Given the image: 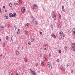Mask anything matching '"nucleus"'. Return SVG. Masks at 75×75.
<instances>
[{
  "label": "nucleus",
  "instance_id": "338daca9",
  "mask_svg": "<svg viewBox=\"0 0 75 75\" xmlns=\"http://www.w3.org/2000/svg\"><path fill=\"white\" fill-rule=\"evenodd\" d=\"M1 39H0V42H1Z\"/></svg>",
  "mask_w": 75,
  "mask_h": 75
},
{
  "label": "nucleus",
  "instance_id": "c03bdc74",
  "mask_svg": "<svg viewBox=\"0 0 75 75\" xmlns=\"http://www.w3.org/2000/svg\"><path fill=\"white\" fill-rule=\"evenodd\" d=\"M51 27L52 28H53V26H52V25H51Z\"/></svg>",
  "mask_w": 75,
  "mask_h": 75
},
{
  "label": "nucleus",
  "instance_id": "bb28decb",
  "mask_svg": "<svg viewBox=\"0 0 75 75\" xmlns=\"http://www.w3.org/2000/svg\"><path fill=\"white\" fill-rule=\"evenodd\" d=\"M57 62H59V59H57Z\"/></svg>",
  "mask_w": 75,
  "mask_h": 75
},
{
  "label": "nucleus",
  "instance_id": "2f4dec72",
  "mask_svg": "<svg viewBox=\"0 0 75 75\" xmlns=\"http://www.w3.org/2000/svg\"><path fill=\"white\" fill-rule=\"evenodd\" d=\"M35 65V66H36V67H38V63H37Z\"/></svg>",
  "mask_w": 75,
  "mask_h": 75
},
{
  "label": "nucleus",
  "instance_id": "bf43d9fd",
  "mask_svg": "<svg viewBox=\"0 0 75 75\" xmlns=\"http://www.w3.org/2000/svg\"><path fill=\"white\" fill-rule=\"evenodd\" d=\"M0 13H1V8H0Z\"/></svg>",
  "mask_w": 75,
  "mask_h": 75
},
{
  "label": "nucleus",
  "instance_id": "423d86ee",
  "mask_svg": "<svg viewBox=\"0 0 75 75\" xmlns=\"http://www.w3.org/2000/svg\"><path fill=\"white\" fill-rule=\"evenodd\" d=\"M60 69L62 71H65V68L64 67H61L60 68Z\"/></svg>",
  "mask_w": 75,
  "mask_h": 75
},
{
  "label": "nucleus",
  "instance_id": "4c0bfd02",
  "mask_svg": "<svg viewBox=\"0 0 75 75\" xmlns=\"http://www.w3.org/2000/svg\"><path fill=\"white\" fill-rule=\"evenodd\" d=\"M25 62H27V59H25Z\"/></svg>",
  "mask_w": 75,
  "mask_h": 75
},
{
  "label": "nucleus",
  "instance_id": "3c124183",
  "mask_svg": "<svg viewBox=\"0 0 75 75\" xmlns=\"http://www.w3.org/2000/svg\"><path fill=\"white\" fill-rule=\"evenodd\" d=\"M59 27H61V25H59Z\"/></svg>",
  "mask_w": 75,
  "mask_h": 75
},
{
  "label": "nucleus",
  "instance_id": "e2e57ef3",
  "mask_svg": "<svg viewBox=\"0 0 75 75\" xmlns=\"http://www.w3.org/2000/svg\"><path fill=\"white\" fill-rule=\"evenodd\" d=\"M22 49H24V48L23 47H22Z\"/></svg>",
  "mask_w": 75,
  "mask_h": 75
},
{
  "label": "nucleus",
  "instance_id": "0e129e2a",
  "mask_svg": "<svg viewBox=\"0 0 75 75\" xmlns=\"http://www.w3.org/2000/svg\"><path fill=\"white\" fill-rule=\"evenodd\" d=\"M1 28H3V27H1Z\"/></svg>",
  "mask_w": 75,
  "mask_h": 75
},
{
  "label": "nucleus",
  "instance_id": "393cba45",
  "mask_svg": "<svg viewBox=\"0 0 75 75\" xmlns=\"http://www.w3.org/2000/svg\"><path fill=\"white\" fill-rule=\"evenodd\" d=\"M61 38L62 39V40H63L64 38V36H62Z\"/></svg>",
  "mask_w": 75,
  "mask_h": 75
},
{
  "label": "nucleus",
  "instance_id": "1a4fd4ad",
  "mask_svg": "<svg viewBox=\"0 0 75 75\" xmlns=\"http://www.w3.org/2000/svg\"><path fill=\"white\" fill-rule=\"evenodd\" d=\"M62 34H63V32H60V36H62Z\"/></svg>",
  "mask_w": 75,
  "mask_h": 75
},
{
  "label": "nucleus",
  "instance_id": "0eeeda50",
  "mask_svg": "<svg viewBox=\"0 0 75 75\" xmlns=\"http://www.w3.org/2000/svg\"><path fill=\"white\" fill-rule=\"evenodd\" d=\"M72 31H73V33H74V35H75V28H73V29Z\"/></svg>",
  "mask_w": 75,
  "mask_h": 75
},
{
  "label": "nucleus",
  "instance_id": "13d9d810",
  "mask_svg": "<svg viewBox=\"0 0 75 75\" xmlns=\"http://www.w3.org/2000/svg\"><path fill=\"white\" fill-rule=\"evenodd\" d=\"M44 50H46V48H44Z\"/></svg>",
  "mask_w": 75,
  "mask_h": 75
},
{
  "label": "nucleus",
  "instance_id": "2eb2a0df",
  "mask_svg": "<svg viewBox=\"0 0 75 75\" xmlns=\"http://www.w3.org/2000/svg\"><path fill=\"white\" fill-rule=\"evenodd\" d=\"M6 38L7 41H8V36H7L6 37Z\"/></svg>",
  "mask_w": 75,
  "mask_h": 75
},
{
  "label": "nucleus",
  "instance_id": "a18cd8bd",
  "mask_svg": "<svg viewBox=\"0 0 75 75\" xmlns=\"http://www.w3.org/2000/svg\"><path fill=\"white\" fill-rule=\"evenodd\" d=\"M49 57H50L51 56V54H49Z\"/></svg>",
  "mask_w": 75,
  "mask_h": 75
},
{
  "label": "nucleus",
  "instance_id": "7ed1b4c3",
  "mask_svg": "<svg viewBox=\"0 0 75 75\" xmlns=\"http://www.w3.org/2000/svg\"><path fill=\"white\" fill-rule=\"evenodd\" d=\"M21 11L22 13H24L25 12V7H23V8H22L21 9Z\"/></svg>",
  "mask_w": 75,
  "mask_h": 75
},
{
  "label": "nucleus",
  "instance_id": "4d7b16f0",
  "mask_svg": "<svg viewBox=\"0 0 75 75\" xmlns=\"http://www.w3.org/2000/svg\"><path fill=\"white\" fill-rule=\"evenodd\" d=\"M43 10H44V11H45V9L44 8H43Z\"/></svg>",
  "mask_w": 75,
  "mask_h": 75
},
{
  "label": "nucleus",
  "instance_id": "f704fd0d",
  "mask_svg": "<svg viewBox=\"0 0 75 75\" xmlns=\"http://www.w3.org/2000/svg\"><path fill=\"white\" fill-rule=\"evenodd\" d=\"M48 47V45L47 44L46 45V47Z\"/></svg>",
  "mask_w": 75,
  "mask_h": 75
},
{
  "label": "nucleus",
  "instance_id": "a19ab883",
  "mask_svg": "<svg viewBox=\"0 0 75 75\" xmlns=\"http://www.w3.org/2000/svg\"><path fill=\"white\" fill-rule=\"evenodd\" d=\"M71 73H72V72H73V71H72V70H71Z\"/></svg>",
  "mask_w": 75,
  "mask_h": 75
},
{
  "label": "nucleus",
  "instance_id": "09e8293b",
  "mask_svg": "<svg viewBox=\"0 0 75 75\" xmlns=\"http://www.w3.org/2000/svg\"><path fill=\"white\" fill-rule=\"evenodd\" d=\"M62 11H64V9H62Z\"/></svg>",
  "mask_w": 75,
  "mask_h": 75
},
{
  "label": "nucleus",
  "instance_id": "49530a36",
  "mask_svg": "<svg viewBox=\"0 0 75 75\" xmlns=\"http://www.w3.org/2000/svg\"><path fill=\"white\" fill-rule=\"evenodd\" d=\"M35 8H34V7H33V8H32V9H33V10H34V9Z\"/></svg>",
  "mask_w": 75,
  "mask_h": 75
},
{
  "label": "nucleus",
  "instance_id": "dca6fc26",
  "mask_svg": "<svg viewBox=\"0 0 75 75\" xmlns=\"http://www.w3.org/2000/svg\"><path fill=\"white\" fill-rule=\"evenodd\" d=\"M47 65L48 67H49V66H50V63H48L47 64Z\"/></svg>",
  "mask_w": 75,
  "mask_h": 75
},
{
  "label": "nucleus",
  "instance_id": "6ab92c4d",
  "mask_svg": "<svg viewBox=\"0 0 75 75\" xmlns=\"http://www.w3.org/2000/svg\"><path fill=\"white\" fill-rule=\"evenodd\" d=\"M9 5L10 7H12V4H11V3L9 4Z\"/></svg>",
  "mask_w": 75,
  "mask_h": 75
},
{
  "label": "nucleus",
  "instance_id": "69168bd1",
  "mask_svg": "<svg viewBox=\"0 0 75 75\" xmlns=\"http://www.w3.org/2000/svg\"><path fill=\"white\" fill-rule=\"evenodd\" d=\"M2 56V55H1V54L0 55V56L1 57V56Z\"/></svg>",
  "mask_w": 75,
  "mask_h": 75
},
{
  "label": "nucleus",
  "instance_id": "a878e982",
  "mask_svg": "<svg viewBox=\"0 0 75 75\" xmlns=\"http://www.w3.org/2000/svg\"><path fill=\"white\" fill-rule=\"evenodd\" d=\"M11 40H12V41H13V36H12L11 38Z\"/></svg>",
  "mask_w": 75,
  "mask_h": 75
},
{
  "label": "nucleus",
  "instance_id": "f8f14e48",
  "mask_svg": "<svg viewBox=\"0 0 75 75\" xmlns=\"http://www.w3.org/2000/svg\"><path fill=\"white\" fill-rule=\"evenodd\" d=\"M34 23L35 24H37V21H34Z\"/></svg>",
  "mask_w": 75,
  "mask_h": 75
},
{
  "label": "nucleus",
  "instance_id": "aec40b11",
  "mask_svg": "<svg viewBox=\"0 0 75 75\" xmlns=\"http://www.w3.org/2000/svg\"><path fill=\"white\" fill-rule=\"evenodd\" d=\"M13 75V72H11L10 73L9 75Z\"/></svg>",
  "mask_w": 75,
  "mask_h": 75
},
{
  "label": "nucleus",
  "instance_id": "37998d69",
  "mask_svg": "<svg viewBox=\"0 0 75 75\" xmlns=\"http://www.w3.org/2000/svg\"><path fill=\"white\" fill-rule=\"evenodd\" d=\"M73 52H74V51H75V49H73Z\"/></svg>",
  "mask_w": 75,
  "mask_h": 75
},
{
  "label": "nucleus",
  "instance_id": "ea45409f",
  "mask_svg": "<svg viewBox=\"0 0 75 75\" xmlns=\"http://www.w3.org/2000/svg\"><path fill=\"white\" fill-rule=\"evenodd\" d=\"M3 8H5V6H3Z\"/></svg>",
  "mask_w": 75,
  "mask_h": 75
},
{
  "label": "nucleus",
  "instance_id": "72a5a7b5",
  "mask_svg": "<svg viewBox=\"0 0 75 75\" xmlns=\"http://www.w3.org/2000/svg\"><path fill=\"white\" fill-rule=\"evenodd\" d=\"M59 18H61V15L59 14Z\"/></svg>",
  "mask_w": 75,
  "mask_h": 75
},
{
  "label": "nucleus",
  "instance_id": "20e7f679",
  "mask_svg": "<svg viewBox=\"0 0 75 75\" xmlns=\"http://www.w3.org/2000/svg\"><path fill=\"white\" fill-rule=\"evenodd\" d=\"M56 17L57 16H56V15H55L54 14L53 16V18L54 20H56Z\"/></svg>",
  "mask_w": 75,
  "mask_h": 75
},
{
  "label": "nucleus",
  "instance_id": "6e6d98bb",
  "mask_svg": "<svg viewBox=\"0 0 75 75\" xmlns=\"http://www.w3.org/2000/svg\"><path fill=\"white\" fill-rule=\"evenodd\" d=\"M67 67H68V66H69V65H68V64H67Z\"/></svg>",
  "mask_w": 75,
  "mask_h": 75
},
{
  "label": "nucleus",
  "instance_id": "f3484780",
  "mask_svg": "<svg viewBox=\"0 0 75 75\" xmlns=\"http://www.w3.org/2000/svg\"><path fill=\"white\" fill-rule=\"evenodd\" d=\"M29 24L28 23H27L26 25H25V27H28V25H29Z\"/></svg>",
  "mask_w": 75,
  "mask_h": 75
},
{
  "label": "nucleus",
  "instance_id": "774afa93",
  "mask_svg": "<svg viewBox=\"0 0 75 75\" xmlns=\"http://www.w3.org/2000/svg\"><path fill=\"white\" fill-rule=\"evenodd\" d=\"M74 45H75V42L74 43Z\"/></svg>",
  "mask_w": 75,
  "mask_h": 75
},
{
  "label": "nucleus",
  "instance_id": "603ef678",
  "mask_svg": "<svg viewBox=\"0 0 75 75\" xmlns=\"http://www.w3.org/2000/svg\"><path fill=\"white\" fill-rule=\"evenodd\" d=\"M16 75H18V73H16Z\"/></svg>",
  "mask_w": 75,
  "mask_h": 75
},
{
  "label": "nucleus",
  "instance_id": "9d476101",
  "mask_svg": "<svg viewBox=\"0 0 75 75\" xmlns=\"http://www.w3.org/2000/svg\"><path fill=\"white\" fill-rule=\"evenodd\" d=\"M5 18H6V19H8V17L7 16H5Z\"/></svg>",
  "mask_w": 75,
  "mask_h": 75
},
{
  "label": "nucleus",
  "instance_id": "052dcab7",
  "mask_svg": "<svg viewBox=\"0 0 75 75\" xmlns=\"http://www.w3.org/2000/svg\"><path fill=\"white\" fill-rule=\"evenodd\" d=\"M3 28H1V30H3Z\"/></svg>",
  "mask_w": 75,
  "mask_h": 75
},
{
  "label": "nucleus",
  "instance_id": "b1692460",
  "mask_svg": "<svg viewBox=\"0 0 75 75\" xmlns=\"http://www.w3.org/2000/svg\"><path fill=\"white\" fill-rule=\"evenodd\" d=\"M75 46H74V45H73V44L72 45V48H74V47Z\"/></svg>",
  "mask_w": 75,
  "mask_h": 75
},
{
  "label": "nucleus",
  "instance_id": "cd10ccee",
  "mask_svg": "<svg viewBox=\"0 0 75 75\" xmlns=\"http://www.w3.org/2000/svg\"><path fill=\"white\" fill-rule=\"evenodd\" d=\"M42 65H44V62H42Z\"/></svg>",
  "mask_w": 75,
  "mask_h": 75
},
{
  "label": "nucleus",
  "instance_id": "ddd939ff",
  "mask_svg": "<svg viewBox=\"0 0 75 75\" xmlns=\"http://www.w3.org/2000/svg\"><path fill=\"white\" fill-rule=\"evenodd\" d=\"M43 60H44V61H46V58L44 57L43 58Z\"/></svg>",
  "mask_w": 75,
  "mask_h": 75
},
{
  "label": "nucleus",
  "instance_id": "412c9836",
  "mask_svg": "<svg viewBox=\"0 0 75 75\" xmlns=\"http://www.w3.org/2000/svg\"><path fill=\"white\" fill-rule=\"evenodd\" d=\"M14 27L15 28V30H16L17 29V26H16V25H15L14 26Z\"/></svg>",
  "mask_w": 75,
  "mask_h": 75
},
{
  "label": "nucleus",
  "instance_id": "680f3d73",
  "mask_svg": "<svg viewBox=\"0 0 75 75\" xmlns=\"http://www.w3.org/2000/svg\"><path fill=\"white\" fill-rule=\"evenodd\" d=\"M20 2H21V3H22V1H20Z\"/></svg>",
  "mask_w": 75,
  "mask_h": 75
},
{
  "label": "nucleus",
  "instance_id": "5701e85b",
  "mask_svg": "<svg viewBox=\"0 0 75 75\" xmlns=\"http://www.w3.org/2000/svg\"><path fill=\"white\" fill-rule=\"evenodd\" d=\"M28 44L29 45H31V42H29Z\"/></svg>",
  "mask_w": 75,
  "mask_h": 75
},
{
  "label": "nucleus",
  "instance_id": "4468645a",
  "mask_svg": "<svg viewBox=\"0 0 75 75\" xmlns=\"http://www.w3.org/2000/svg\"><path fill=\"white\" fill-rule=\"evenodd\" d=\"M32 21H34V17L33 16H32Z\"/></svg>",
  "mask_w": 75,
  "mask_h": 75
},
{
  "label": "nucleus",
  "instance_id": "c756f323",
  "mask_svg": "<svg viewBox=\"0 0 75 75\" xmlns=\"http://www.w3.org/2000/svg\"><path fill=\"white\" fill-rule=\"evenodd\" d=\"M62 37H65V34H62Z\"/></svg>",
  "mask_w": 75,
  "mask_h": 75
},
{
  "label": "nucleus",
  "instance_id": "c9c22d12",
  "mask_svg": "<svg viewBox=\"0 0 75 75\" xmlns=\"http://www.w3.org/2000/svg\"><path fill=\"white\" fill-rule=\"evenodd\" d=\"M66 49H67V47H64V50H66Z\"/></svg>",
  "mask_w": 75,
  "mask_h": 75
},
{
  "label": "nucleus",
  "instance_id": "6e6552de",
  "mask_svg": "<svg viewBox=\"0 0 75 75\" xmlns=\"http://www.w3.org/2000/svg\"><path fill=\"white\" fill-rule=\"evenodd\" d=\"M25 33L26 35H28V31H25Z\"/></svg>",
  "mask_w": 75,
  "mask_h": 75
},
{
  "label": "nucleus",
  "instance_id": "864d4df0",
  "mask_svg": "<svg viewBox=\"0 0 75 75\" xmlns=\"http://www.w3.org/2000/svg\"><path fill=\"white\" fill-rule=\"evenodd\" d=\"M14 5L15 6H16V4L14 3Z\"/></svg>",
  "mask_w": 75,
  "mask_h": 75
},
{
  "label": "nucleus",
  "instance_id": "e433bc0d",
  "mask_svg": "<svg viewBox=\"0 0 75 75\" xmlns=\"http://www.w3.org/2000/svg\"><path fill=\"white\" fill-rule=\"evenodd\" d=\"M54 38H56V36L55 35H54Z\"/></svg>",
  "mask_w": 75,
  "mask_h": 75
},
{
  "label": "nucleus",
  "instance_id": "8fccbe9b",
  "mask_svg": "<svg viewBox=\"0 0 75 75\" xmlns=\"http://www.w3.org/2000/svg\"><path fill=\"white\" fill-rule=\"evenodd\" d=\"M16 4V5H18V4L17 3Z\"/></svg>",
  "mask_w": 75,
  "mask_h": 75
},
{
  "label": "nucleus",
  "instance_id": "39448f33",
  "mask_svg": "<svg viewBox=\"0 0 75 75\" xmlns=\"http://www.w3.org/2000/svg\"><path fill=\"white\" fill-rule=\"evenodd\" d=\"M33 6L35 7V8H38V6H37V5L34 4L33 5Z\"/></svg>",
  "mask_w": 75,
  "mask_h": 75
},
{
  "label": "nucleus",
  "instance_id": "79ce46f5",
  "mask_svg": "<svg viewBox=\"0 0 75 75\" xmlns=\"http://www.w3.org/2000/svg\"><path fill=\"white\" fill-rule=\"evenodd\" d=\"M64 6H62V9H64Z\"/></svg>",
  "mask_w": 75,
  "mask_h": 75
},
{
  "label": "nucleus",
  "instance_id": "a211bd4d",
  "mask_svg": "<svg viewBox=\"0 0 75 75\" xmlns=\"http://www.w3.org/2000/svg\"><path fill=\"white\" fill-rule=\"evenodd\" d=\"M34 39L32 38L31 39V42H33V41H34Z\"/></svg>",
  "mask_w": 75,
  "mask_h": 75
},
{
  "label": "nucleus",
  "instance_id": "4be33fe9",
  "mask_svg": "<svg viewBox=\"0 0 75 75\" xmlns=\"http://www.w3.org/2000/svg\"><path fill=\"white\" fill-rule=\"evenodd\" d=\"M18 53H19L18 51H17L16 52V55H18Z\"/></svg>",
  "mask_w": 75,
  "mask_h": 75
},
{
  "label": "nucleus",
  "instance_id": "7c9ffc66",
  "mask_svg": "<svg viewBox=\"0 0 75 75\" xmlns=\"http://www.w3.org/2000/svg\"><path fill=\"white\" fill-rule=\"evenodd\" d=\"M52 68V66H50L49 67V68H50V69L51 68Z\"/></svg>",
  "mask_w": 75,
  "mask_h": 75
},
{
  "label": "nucleus",
  "instance_id": "58836bf2",
  "mask_svg": "<svg viewBox=\"0 0 75 75\" xmlns=\"http://www.w3.org/2000/svg\"><path fill=\"white\" fill-rule=\"evenodd\" d=\"M5 12H6V13H7V10L5 9Z\"/></svg>",
  "mask_w": 75,
  "mask_h": 75
},
{
  "label": "nucleus",
  "instance_id": "5fc2aeb1",
  "mask_svg": "<svg viewBox=\"0 0 75 75\" xmlns=\"http://www.w3.org/2000/svg\"><path fill=\"white\" fill-rule=\"evenodd\" d=\"M42 32H40V34H42Z\"/></svg>",
  "mask_w": 75,
  "mask_h": 75
},
{
  "label": "nucleus",
  "instance_id": "f03ea898",
  "mask_svg": "<svg viewBox=\"0 0 75 75\" xmlns=\"http://www.w3.org/2000/svg\"><path fill=\"white\" fill-rule=\"evenodd\" d=\"M30 72L32 74H33V75H36V73H35V71H32L31 69H30Z\"/></svg>",
  "mask_w": 75,
  "mask_h": 75
},
{
  "label": "nucleus",
  "instance_id": "c85d7f7f",
  "mask_svg": "<svg viewBox=\"0 0 75 75\" xmlns=\"http://www.w3.org/2000/svg\"><path fill=\"white\" fill-rule=\"evenodd\" d=\"M59 54H61V50H59Z\"/></svg>",
  "mask_w": 75,
  "mask_h": 75
},
{
  "label": "nucleus",
  "instance_id": "473e14b6",
  "mask_svg": "<svg viewBox=\"0 0 75 75\" xmlns=\"http://www.w3.org/2000/svg\"><path fill=\"white\" fill-rule=\"evenodd\" d=\"M3 47H5V43H3Z\"/></svg>",
  "mask_w": 75,
  "mask_h": 75
},
{
  "label": "nucleus",
  "instance_id": "de8ad7c7",
  "mask_svg": "<svg viewBox=\"0 0 75 75\" xmlns=\"http://www.w3.org/2000/svg\"><path fill=\"white\" fill-rule=\"evenodd\" d=\"M53 35H53V34H52L51 35L52 37H53Z\"/></svg>",
  "mask_w": 75,
  "mask_h": 75
},
{
  "label": "nucleus",
  "instance_id": "9b49d317",
  "mask_svg": "<svg viewBox=\"0 0 75 75\" xmlns=\"http://www.w3.org/2000/svg\"><path fill=\"white\" fill-rule=\"evenodd\" d=\"M20 29H18V32H17V34H19V33H20Z\"/></svg>",
  "mask_w": 75,
  "mask_h": 75
},
{
  "label": "nucleus",
  "instance_id": "f257e3e1",
  "mask_svg": "<svg viewBox=\"0 0 75 75\" xmlns=\"http://www.w3.org/2000/svg\"><path fill=\"white\" fill-rule=\"evenodd\" d=\"M16 16V13H13V14L11 13H10L9 14V17H15Z\"/></svg>",
  "mask_w": 75,
  "mask_h": 75
}]
</instances>
